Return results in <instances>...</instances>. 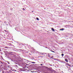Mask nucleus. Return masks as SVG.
<instances>
[{
	"label": "nucleus",
	"mask_w": 73,
	"mask_h": 73,
	"mask_svg": "<svg viewBox=\"0 0 73 73\" xmlns=\"http://www.w3.org/2000/svg\"><path fill=\"white\" fill-rule=\"evenodd\" d=\"M65 61L67 62H68V60L67 59V58H66L65 59Z\"/></svg>",
	"instance_id": "nucleus-1"
},
{
	"label": "nucleus",
	"mask_w": 73,
	"mask_h": 73,
	"mask_svg": "<svg viewBox=\"0 0 73 73\" xmlns=\"http://www.w3.org/2000/svg\"><path fill=\"white\" fill-rule=\"evenodd\" d=\"M51 30H52L53 31H55V30L53 29V28H52V29H51Z\"/></svg>",
	"instance_id": "nucleus-2"
},
{
	"label": "nucleus",
	"mask_w": 73,
	"mask_h": 73,
	"mask_svg": "<svg viewBox=\"0 0 73 73\" xmlns=\"http://www.w3.org/2000/svg\"><path fill=\"white\" fill-rule=\"evenodd\" d=\"M64 30V29H60V31H63Z\"/></svg>",
	"instance_id": "nucleus-3"
},
{
	"label": "nucleus",
	"mask_w": 73,
	"mask_h": 73,
	"mask_svg": "<svg viewBox=\"0 0 73 73\" xmlns=\"http://www.w3.org/2000/svg\"><path fill=\"white\" fill-rule=\"evenodd\" d=\"M32 63L33 64H35L36 63V62H32Z\"/></svg>",
	"instance_id": "nucleus-4"
},
{
	"label": "nucleus",
	"mask_w": 73,
	"mask_h": 73,
	"mask_svg": "<svg viewBox=\"0 0 73 73\" xmlns=\"http://www.w3.org/2000/svg\"><path fill=\"white\" fill-rule=\"evenodd\" d=\"M50 51L51 52H55L53 51H52V50H51Z\"/></svg>",
	"instance_id": "nucleus-5"
},
{
	"label": "nucleus",
	"mask_w": 73,
	"mask_h": 73,
	"mask_svg": "<svg viewBox=\"0 0 73 73\" xmlns=\"http://www.w3.org/2000/svg\"><path fill=\"white\" fill-rule=\"evenodd\" d=\"M64 56V54H62V56Z\"/></svg>",
	"instance_id": "nucleus-6"
},
{
	"label": "nucleus",
	"mask_w": 73,
	"mask_h": 73,
	"mask_svg": "<svg viewBox=\"0 0 73 73\" xmlns=\"http://www.w3.org/2000/svg\"><path fill=\"white\" fill-rule=\"evenodd\" d=\"M36 19L37 20H39V19H38V18H36Z\"/></svg>",
	"instance_id": "nucleus-7"
},
{
	"label": "nucleus",
	"mask_w": 73,
	"mask_h": 73,
	"mask_svg": "<svg viewBox=\"0 0 73 73\" xmlns=\"http://www.w3.org/2000/svg\"><path fill=\"white\" fill-rule=\"evenodd\" d=\"M4 31L5 32H8L7 31H6V30H4Z\"/></svg>",
	"instance_id": "nucleus-8"
},
{
	"label": "nucleus",
	"mask_w": 73,
	"mask_h": 73,
	"mask_svg": "<svg viewBox=\"0 0 73 73\" xmlns=\"http://www.w3.org/2000/svg\"><path fill=\"white\" fill-rule=\"evenodd\" d=\"M23 9L24 11L25 10V9H24V8H23Z\"/></svg>",
	"instance_id": "nucleus-9"
},
{
	"label": "nucleus",
	"mask_w": 73,
	"mask_h": 73,
	"mask_svg": "<svg viewBox=\"0 0 73 73\" xmlns=\"http://www.w3.org/2000/svg\"><path fill=\"white\" fill-rule=\"evenodd\" d=\"M40 65H41V66H42L43 65V64H41Z\"/></svg>",
	"instance_id": "nucleus-10"
},
{
	"label": "nucleus",
	"mask_w": 73,
	"mask_h": 73,
	"mask_svg": "<svg viewBox=\"0 0 73 73\" xmlns=\"http://www.w3.org/2000/svg\"><path fill=\"white\" fill-rule=\"evenodd\" d=\"M48 56H49V57H50V56H49V55H48Z\"/></svg>",
	"instance_id": "nucleus-11"
}]
</instances>
